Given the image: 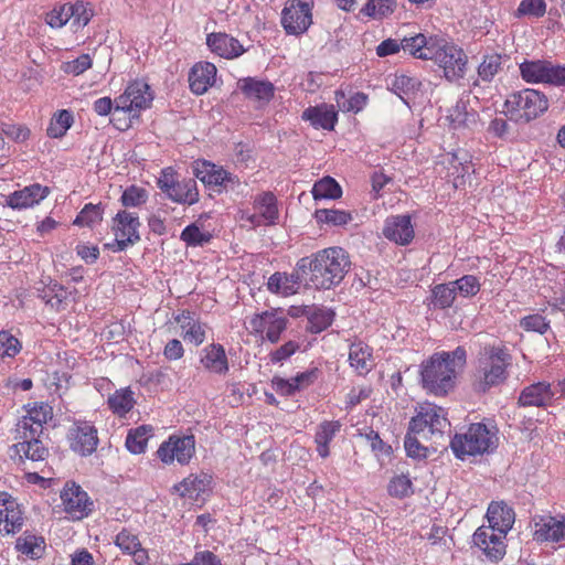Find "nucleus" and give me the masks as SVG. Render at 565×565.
Masks as SVG:
<instances>
[{"instance_id": "f257e3e1", "label": "nucleus", "mask_w": 565, "mask_h": 565, "mask_svg": "<svg viewBox=\"0 0 565 565\" xmlns=\"http://www.w3.org/2000/svg\"><path fill=\"white\" fill-rule=\"evenodd\" d=\"M296 267L299 271L309 270V281L316 289L328 290L338 286L349 273V253L339 246L327 247L310 257L300 258Z\"/></svg>"}, {"instance_id": "f03ea898", "label": "nucleus", "mask_w": 565, "mask_h": 565, "mask_svg": "<svg viewBox=\"0 0 565 565\" xmlns=\"http://www.w3.org/2000/svg\"><path fill=\"white\" fill-rule=\"evenodd\" d=\"M465 363L466 350L462 347L434 353L420 365L423 387L436 396L447 395L455 387L457 370Z\"/></svg>"}, {"instance_id": "7ed1b4c3", "label": "nucleus", "mask_w": 565, "mask_h": 565, "mask_svg": "<svg viewBox=\"0 0 565 565\" xmlns=\"http://www.w3.org/2000/svg\"><path fill=\"white\" fill-rule=\"evenodd\" d=\"M498 443L495 426L473 423L465 433L456 434L450 446L457 458L465 459L467 456L489 454L498 447Z\"/></svg>"}, {"instance_id": "20e7f679", "label": "nucleus", "mask_w": 565, "mask_h": 565, "mask_svg": "<svg viewBox=\"0 0 565 565\" xmlns=\"http://www.w3.org/2000/svg\"><path fill=\"white\" fill-rule=\"evenodd\" d=\"M505 111L515 122H530L548 108L547 97L537 89L525 88L510 94L504 102Z\"/></svg>"}, {"instance_id": "39448f33", "label": "nucleus", "mask_w": 565, "mask_h": 565, "mask_svg": "<svg viewBox=\"0 0 565 565\" xmlns=\"http://www.w3.org/2000/svg\"><path fill=\"white\" fill-rule=\"evenodd\" d=\"M487 361L479 370V376L473 386L478 392H487L498 386L507 379V367L510 364V354L504 345H489L484 348Z\"/></svg>"}, {"instance_id": "423d86ee", "label": "nucleus", "mask_w": 565, "mask_h": 565, "mask_svg": "<svg viewBox=\"0 0 565 565\" xmlns=\"http://www.w3.org/2000/svg\"><path fill=\"white\" fill-rule=\"evenodd\" d=\"M431 61L443 70L444 77L450 83H457L466 76L468 56L463 49L454 42L439 39Z\"/></svg>"}, {"instance_id": "0eeeda50", "label": "nucleus", "mask_w": 565, "mask_h": 565, "mask_svg": "<svg viewBox=\"0 0 565 565\" xmlns=\"http://www.w3.org/2000/svg\"><path fill=\"white\" fill-rule=\"evenodd\" d=\"M415 411L416 414L408 424L409 431L422 434L425 439L435 435L443 436L445 429L450 426L445 409L434 403H420Z\"/></svg>"}, {"instance_id": "6e6552de", "label": "nucleus", "mask_w": 565, "mask_h": 565, "mask_svg": "<svg viewBox=\"0 0 565 565\" xmlns=\"http://www.w3.org/2000/svg\"><path fill=\"white\" fill-rule=\"evenodd\" d=\"M152 100L153 92L148 83L136 79L115 99V113H125L130 120L138 119L141 111L150 108Z\"/></svg>"}, {"instance_id": "1a4fd4ad", "label": "nucleus", "mask_w": 565, "mask_h": 565, "mask_svg": "<svg viewBox=\"0 0 565 565\" xmlns=\"http://www.w3.org/2000/svg\"><path fill=\"white\" fill-rule=\"evenodd\" d=\"M196 452L194 435L172 434L160 444L156 451L157 458L167 466H188Z\"/></svg>"}, {"instance_id": "9d476101", "label": "nucleus", "mask_w": 565, "mask_h": 565, "mask_svg": "<svg viewBox=\"0 0 565 565\" xmlns=\"http://www.w3.org/2000/svg\"><path fill=\"white\" fill-rule=\"evenodd\" d=\"M313 0H287L281 10L280 23L286 34L299 36L311 26Z\"/></svg>"}, {"instance_id": "9b49d317", "label": "nucleus", "mask_w": 565, "mask_h": 565, "mask_svg": "<svg viewBox=\"0 0 565 565\" xmlns=\"http://www.w3.org/2000/svg\"><path fill=\"white\" fill-rule=\"evenodd\" d=\"M141 222L135 212L119 210L111 218L110 230L115 236L113 245L107 244L114 252H122L127 247L137 244L140 241L139 230Z\"/></svg>"}, {"instance_id": "f8f14e48", "label": "nucleus", "mask_w": 565, "mask_h": 565, "mask_svg": "<svg viewBox=\"0 0 565 565\" xmlns=\"http://www.w3.org/2000/svg\"><path fill=\"white\" fill-rule=\"evenodd\" d=\"M533 541L553 548L565 547V513L542 514L533 519Z\"/></svg>"}, {"instance_id": "ddd939ff", "label": "nucleus", "mask_w": 565, "mask_h": 565, "mask_svg": "<svg viewBox=\"0 0 565 565\" xmlns=\"http://www.w3.org/2000/svg\"><path fill=\"white\" fill-rule=\"evenodd\" d=\"M288 327V319L279 315L277 309L266 310L254 315L248 322L250 334L267 340L270 343H277L284 331Z\"/></svg>"}, {"instance_id": "4468645a", "label": "nucleus", "mask_w": 565, "mask_h": 565, "mask_svg": "<svg viewBox=\"0 0 565 565\" xmlns=\"http://www.w3.org/2000/svg\"><path fill=\"white\" fill-rule=\"evenodd\" d=\"M25 522L24 510L18 500L6 491H0V537L19 533Z\"/></svg>"}, {"instance_id": "2eb2a0df", "label": "nucleus", "mask_w": 565, "mask_h": 565, "mask_svg": "<svg viewBox=\"0 0 565 565\" xmlns=\"http://www.w3.org/2000/svg\"><path fill=\"white\" fill-rule=\"evenodd\" d=\"M253 213L248 211L242 213V220L248 222L253 227L273 225L279 215L277 199L271 192L257 194L253 201Z\"/></svg>"}, {"instance_id": "dca6fc26", "label": "nucleus", "mask_w": 565, "mask_h": 565, "mask_svg": "<svg viewBox=\"0 0 565 565\" xmlns=\"http://www.w3.org/2000/svg\"><path fill=\"white\" fill-rule=\"evenodd\" d=\"M25 415L17 424V434L35 436L43 434L44 425L53 418V408L45 402H33L25 406Z\"/></svg>"}, {"instance_id": "f3484780", "label": "nucleus", "mask_w": 565, "mask_h": 565, "mask_svg": "<svg viewBox=\"0 0 565 565\" xmlns=\"http://www.w3.org/2000/svg\"><path fill=\"white\" fill-rule=\"evenodd\" d=\"M67 441L74 452L89 456L98 446L97 429L89 422L77 420L68 429Z\"/></svg>"}, {"instance_id": "a211bd4d", "label": "nucleus", "mask_w": 565, "mask_h": 565, "mask_svg": "<svg viewBox=\"0 0 565 565\" xmlns=\"http://www.w3.org/2000/svg\"><path fill=\"white\" fill-rule=\"evenodd\" d=\"M61 500L64 511L75 520L86 518L93 510V501L75 482H66L61 492Z\"/></svg>"}, {"instance_id": "6ab92c4d", "label": "nucleus", "mask_w": 565, "mask_h": 565, "mask_svg": "<svg viewBox=\"0 0 565 565\" xmlns=\"http://www.w3.org/2000/svg\"><path fill=\"white\" fill-rule=\"evenodd\" d=\"M505 537L507 534L482 525L476 530L472 540L473 544L482 551L489 561L498 562L503 558L507 552Z\"/></svg>"}, {"instance_id": "aec40b11", "label": "nucleus", "mask_w": 565, "mask_h": 565, "mask_svg": "<svg viewBox=\"0 0 565 565\" xmlns=\"http://www.w3.org/2000/svg\"><path fill=\"white\" fill-rule=\"evenodd\" d=\"M43 434L35 436H29V433L17 434L15 438L18 441L12 446L14 456L19 458L21 462L30 460L32 462L44 461L49 457V448L41 440Z\"/></svg>"}, {"instance_id": "412c9836", "label": "nucleus", "mask_w": 565, "mask_h": 565, "mask_svg": "<svg viewBox=\"0 0 565 565\" xmlns=\"http://www.w3.org/2000/svg\"><path fill=\"white\" fill-rule=\"evenodd\" d=\"M173 319L179 324L180 335L186 343L195 347L204 343L207 326L196 318L194 312L183 309L174 315Z\"/></svg>"}, {"instance_id": "4be33fe9", "label": "nucleus", "mask_w": 565, "mask_h": 565, "mask_svg": "<svg viewBox=\"0 0 565 565\" xmlns=\"http://www.w3.org/2000/svg\"><path fill=\"white\" fill-rule=\"evenodd\" d=\"M383 236L398 245H408L414 236V227L409 215H392L385 220Z\"/></svg>"}, {"instance_id": "5701e85b", "label": "nucleus", "mask_w": 565, "mask_h": 565, "mask_svg": "<svg viewBox=\"0 0 565 565\" xmlns=\"http://www.w3.org/2000/svg\"><path fill=\"white\" fill-rule=\"evenodd\" d=\"M217 68L216 66L206 61L195 63L188 76L190 90L194 95L205 94L216 81Z\"/></svg>"}, {"instance_id": "b1692460", "label": "nucleus", "mask_w": 565, "mask_h": 565, "mask_svg": "<svg viewBox=\"0 0 565 565\" xmlns=\"http://www.w3.org/2000/svg\"><path fill=\"white\" fill-rule=\"evenodd\" d=\"M206 44L212 53L225 60L237 58L246 52L236 38L224 32L207 34Z\"/></svg>"}, {"instance_id": "393cba45", "label": "nucleus", "mask_w": 565, "mask_h": 565, "mask_svg": "<svg viewBox=\"0 0 565 565\" xmlns=\"http://www.w3.org/2000/svg\"><path fill=\"white\" fill-rule=\"evenodd\" d=\"M301 119L309 121L316 129L333 130L338 122V111L334 105L323 103L306 108Z\"/></svg>"}, {"instance_id": "a878e982", "label": "nucleus", "mask_w": 565, "mask_h": 565, "mask_svg": "<svg viewBox=\"0 0 565 565\" xmlns=\"http://www.w3.org/2000/svg\"><path fill=\"white\" fill-rule=\"evenodd\" d=\"M114 544L121 551L122 554L131 556L136 565L148 564V551L142 547L138 535L134 534L129 530L122 529L115 536Z\"/></svg>"}, {"instance_id": "bb28decb", "label": "nucleus", "mask_w": 565, "mask_h": 565, "mask_svg": "<svg viewBox=\"0 0 565 565\" xmlns=\"http://www.w3.org/2000/svg\"><path fill=\"white\" fill-rule=\"evenodd\" d=\"M554 392L547 382H537L525 386L519 396L518 404L522 407H546L551 405Z\"/></svg>"}, {"instance_id": "cd10ccee", "label": "nucleus", "mask_w": 565, "mask_h": 565, "mask_svg": "<svg viewBox=\"0 0 565 565\" xmlns=\"http://www.w3.org/2000/svg\"><path fill=\"white\" fill-rule=\"evenodd\" d=\"M237 85L247 99L258 102L262 105L268 104L275 95V86L269 81L248 76L241 78Z\"/></svg>"}, {"instance_id": "c85d7f7f", "label": "nucleus", "mask_w": 565, "mask_h": 565, "mask_svg": "<svg viewBox=\"0 0 565 565\" xmlns=\"http://www.w3.org/2000/svg\"><path fill=\"white\" fill-rule=\"evenodd\" d=\"M487 527L497 532L508 534L515 521V513L511 507L500 501H492L487 510Z\"/></svg>"}, {"instance_id": "c756f323", "label": "nucleus", "mask_w": 565, "mask_h": 565, "mask_svg": "<svg viewBox=\"0 0 565 565\" xmlns=\"http://www.w3.org/2000/svg\"><path fill=\"white\" fill-rule=\"evenodd\" d=\"M438 40L436 36L427 38L423 33H417L402 39V50L415 58L431 60Z\"/></svg>"}, {"instance_id": "7c9ffc66", "label": "nucleus", "mask_w": 565, "mask_h": 565, "mask_svg": "<svg viewBox=\"0 0 565 565\" xmlns=\"http://www.w3.org/2000/svg\"><path fill=\"white\" fill-rule=\"evenodd\" d=\"M49 193L50 189L47 186L34 183L11 193L7 199V203L12 209H28L39 204L49 195Z\"/></svg>"}, {"instance_id": "2f4dec72", "label": "nucleus", "mask_w": 565, "mask_h": 565, "mask_svg": "<svg viewBox=\"0 0 565 565\" xmlns=\"http://www.w3.org/2000/svg\"><path fill=\"white\" fill-rule=\"evenodd\" d=\"M200 363L210 373L224 375L230 370L225 349L220 343L206 345L201 353Z\"/></svg>"}, {"instance_id": "473e14b6", "label": "nucleus", "mask_w": 565, "mask_h": 565, "mask_svg": "<svg viewBox=\"0 0 565 565\" xmlns=\"http://www.w3.org/2000/svg\"><path fill=\"white\" fill-rule=\"evenodd\" d=\"M300 271L297 269L295 273H274L267 281V289L271 294L282 297L296 295L301 285Z\"/></svg>"}, {"instance_id": "72a5a7b5", "label": "nucleus", "mask_w": 565, "mask_h": 565, "mask_svg": "<svg viewBox=\"0 0 565 565\" xmlns=\"http://www.w3.org/2000/svg\"><path fill=\"white\" fill-rule=\"evenodd\" d=\"M478 113L473 109H468V103L463 99L457 100L451 106L446 115V121L450 129L460 130L471 128L477 124Z\"/></svg>"}, {"instance_id": "f704fd0d", "label": "nucleus", "mask_w": 565, "mask_h": 565, "mask_svg": "<svg viewBox=\"0 0 565 565\" xmlns=\"http://www.w3.org/2000/svg\"><path fill=\"white\" fill-rule=\"evenodd\" d=\"M349 363L359 375H366L373 369V350L366 343L359 341L350 345Z\"/></svg>"}, {"instance_id": "c9c22d12", "label": "nucleus", "mask_w": 565, "mask_h": 565, "mask_svg": "<svg viewBox=\"0 0 565 565\" xmlns=\"http://www.w3.org/2000/svg\"><path fill=\"white\" fill-rule=\"evenodd\" d=\"M342 424L340 420L321 422L315 434L316 450L321 458L330 456V444L335 435L340 433Z\"/></svg>"}, {"instance_id": "e433bc0d", "label": "nucleus", "mask_w": 565, "mask_h": 565, "mask_svg": "<svg viewBox=\"0 0 565 565\" xmlns=\"http://www.w3.org/2000/svg\"><path fill=\"white\" fill-rule=\"evenodd\" d=\"M195 171L196 178L210 186L225 188L226 183L232 181V174L230 172L209 161L198 163Z\"/></svg>"}, {"instance_id": "4c0bfd02", "label": "nucleus", "mask_w": 565, "mask_h": 565, "mask_svg": "<svg viewBox=\"0 0 565 565\" xmlns=\"http://www.w3.org/2000/svg\"><path fill=\"white\" fill-rule=\"evenodd\" d=\"M447 177L455 189L463 188L467 178L475 171L472 162L467 158H460L458 153H451L448 159Z\"/></svg>"}, {"instance_id": "58836bf2", "label": "nucleus", "mask_w": 565, "mask_h": 565, "mask_svg": "<svg viewBox=\"0 0 565 565\" xmlns=\"http://www.w3.org/2000/svg\"><path fill=\"white\" fill-rule=\"evenodd\" d=\"M169 188L167 196L175 203L193 205L199 201V191L194 179L179 180Z\"/></svg>"}, {"instance_id": "ea45409f", "label": "nucleus", "mask_w": 565, "mask_h": 565, "mask_svg": "<svg viewBox=\"0 0 565 565\" xmlns=\"http://www.w3.org/2000/svg\"><path fill=\"white\" fill-rule=\"evenodd\" d=\"M211 481L212 477L205 472H201L199 475L191 473L174 488L181 497L198 499L202 493L206 491Z\"/></svg>"}, {"instance_id": "a19ab883", "label": "nucleus", "mask_w": 565, "mask_h": 565, "mask_svg": "<svg viewBox=\"0 0 565 565\" xmlns=\"http://www.w3.org/2000/svg\"><path fill=\"white\" fill-rule=\"evenodd\" d=\"M15 550L31 559H39L45 551V542L42 536L23 533L15 542Z\"/></svg>"}, {"instance_id": "79ce46f5", "label": "nucleus", "mask_w": 565, "mask_h": 565, "mask_svg": "<svg viewBox=\"0 0 565 565\" xmlns=\"http://www.w3.org/2000/svg\"><path fill=\"white\" fill-rule=\"evenodd\" d=\"M134 392L130 387L115 391L107 399L108 408L117 416H126L135 406Z\"/></svg>"}, {"instance_id": "37998d69", "label": "nucleus", "mask_w": 565, "mask_h": 565, "mask_svg": "<svg viewBox=\"0 0 565 565\" xmlns=\"http://www.w3.org/2000/svg\"><path fill=\"white\" fill-rule=\"evenodd\" d=\"M153 428L150 425H141L128 431L126 437L127 449L135 455L143 454L147 449L148 440L152 436Z\"/></svg>"}, {"instance_id": "c03bdc74", "label": "nucleus", "mask_w": 565, "mask_h": 565, "mask_svg": "<svg viewBox=\"0 0 565 565\" xmlns=\"http://www.w3.org/2000/svg\"><path fill=\"white\" fill-rule=\"evenodd\" d=\"M313 217L319 225L328 226H344L353 220L350 211L338 209L316 210Z\"/></svg>"}, {"instance_id": "a18cd8bd", "label": "nucleus", "mask_w": 565, "mask_h": 565, "mask_svg": "<svg viewBox=\"0 0 565 565\" xmlns=\"http://www.w3.org/2000/svg\"><path fill=\"white\" fill-rule=\"evenodd\" d=\"M311 194L316 201L337 200L342 196V189L335 179L327 175L315 182Z\"/></svg>"}, {"instance_id": "49530a36", "label": "nucleus", "mask_w": 565, "mask_h": 565, "mask_svg": "<svg viewBox=\"0 0 565 565\" xmlns=\"http://www.w3.org/2000/svg\"><path fill=\"white\" fill-rule=\"evenodd\" d=\"M547 61H525L520 64V73L526 83H546Z\"/></svg>"}, {"instance_id": "de8ad7c7", "label": "nucleus", "mask_w": 565, "mask_h": 565, "mask_svg": "<svg viewBox=\"0 0 565 565\" xmlns=\"http://www.w3.org/2000/svg\"><path fill=\"white\" fill-rule=\"evenodd\" d=\"M334 99L342 111L358 114L367 105L369 96L365 93L358 92L347 98L344 92L335 90Z\"/></svg>"}, {"instance_id": "09e8293b", "label": "nucleus", "mask_w": 565, "mask_h": 565, "mask_svg": "<svg viewBox=\"0 0 565 565\" xmlns=\"http://www.w3.org/2000/svg\"><path fill=\"white\" fill-rule=\"evenodd\" d=\"M334 313L324 308H312L308 317L306 330L317 334L327 330L333 322Z\"/></svg>"}, {"instance_id": "8fccbe9b", "label": "nucleus", "mask_w": 565, "mask_h": 565, "mask_svg": "<svg viewBox=\"0 0 565 565\" xmlns=\"http://www.w3.org/2000/svg\"><path fill=\"white\" fill-rule=\"evenodd\" d=\"M74 122V116L71 110L62 109L53 115L46 129L51 138H62Z\"/></svg>"}, {"instance_id": "3c124183", "label": "nucleus", "mask_w": 565, "mask_h": 565, "mask_svg": "<svg viewBox=\"0 0 565 565\" xmlns=\"http://www.w3.org/2000/svg\"><path fill=\"white\" fill-rule=\"evenodd\" d=\"M104 206L102 203H87L79 211L73 224L79 227H93L103 221Z\"/></svg>"}, {"instance_id": "603ef678", "label": "nucleus", "mask_w": 565, "mask_h": 565, "mask_svg": "<svg viewBox=\"0 0 565 565\" xmlns=\"http://www.w3.org/2000/svg\"><path fill=\"white\" fill-rule=\"evenodd\" d=\"M456 287L452 282L436 285L431 290L430 303L439 309L450 308L456 299Z\"/></svg>"}, {"instance_id": "864d4df0", "label": "nucleus", "mask_w": 565, "mask_h": 565, "mask_svg": "<svg viewBox=\"0 0 565 565\" xmlns=\"http://www.w3.org/2000/svg\"><path fill=\"white\" fill-rule=\"evenodd\" d=\"M396 6V0H369L361 12L369 18L383 19L391 15Z\"/></svg>"}, {"instance_id": "5fc2aeb1", "label": "nucleus", "mask_w": 565, "mask_h": 565, "mask_svg": "<svg viewBox=\"0 0 565 565\" xmlns=\"http://www.w3.org/2000/svg\"><path fill=\"white\" fill-rule=\"evenodd\" d=\"M180 239L186 246L196 247L210 243L212 235L209 232L202 231L196 223H192L182 230Z\"/></svg>"}, {"instance_id": "6e6d98bb", "label": "nucleus", "mask_w": 565, "mask_h": 565, "mask_svg": "<svg viewBox=\"0 0 565 565\" xmlns=\"http://www.w3.org/2000/svg\"><path fill=\"white\" fill-rule=\"evenodd\" d=\"M502 56L498 53L484 55L478 66V75L484 82H490L501 70Z\"/></svg>"}, {"instance_id": "4d7b16f0", "label": "nucleus", "mask_w": 565, "mask_h": 565, "mask_svg": "<svg viewBox=\"0 0 565 565\" xmlns=\"http://www.w3.org/2000/svg\"><path fill=\"white\" fill-rule=\"evenodd\" d=\"M149 198V193L145 188L138 185H129L120 196V202L125 207H139L143 205Z\"/></svg>"}, {"instance_id": "13d9d810", "label": "nucleus", "mask_w": 565, "mask_h": 565, "mask_svg": "<svg viewBox=\"0 0 565 565\" xmlns=\"http://www.w3.org/2000/svg\"><path fill=\"white\" fill-rule=\"evenodd\" d=\"M41 297L46 305H50L55 310H60L67 298V291L62 285L54 284L44 288Z\"/></svg>"}, {"instance_id": "bf43d9fd", "label": "nucleus", "mask_w": 565, "mask_h": 565, "mask_svg": "<svg viewBox=\"0 0 565 565\" xmlns=\"http://www.w3.org/2000/svg\"><path fill=\"white\" fill-rule=\"evenodd\" d=\"M387 491L395 498H406L413 493V483L407 475H398L391 479Z\"/></svg>"}, {"instance_id": "052dcab7", "label": "nucleus", "mask_w": 565, "mask_h": 565, "mask_svg": "<svg viewBox=\"0 0 565 565\" xmlns=\"http://www.w3.org/2000/svg\"><path fill=\"white\" fill-rule=\"evenodd\" d=\"M520 327L526 332L544 334L550 329V321L540 313H533L523 317L520 320Z\"/></svg>"}, {"instance_id": "680f3d73", "label": "nucleus", "mask_w": 565, "mask_h": 565, "mask_svg": "<svg viewBox=\"0 0 565 565\" xmlns=\"http://www.w3.org/2000/svg\"><path fill=\"white\" fill-rule=\"evenodd\" d=\"M71 11H73L71 24L75 28H83L87 25L94 14L89 4L83 1H77L75 3H71Z\"/></svg>"}, {"instance_id": "e2e57ef3", "label": "nucleus", "mask_w": 565, "mask_h": 565, "mask_svg": "<svg viewBox=\"0 0 565 565\" xmlns=\"http://www.w3.org/2000/svg\"><path fill=\"white\" fill-rule=\"evenodd\" d=\"M546 12V2L545 0H522L514 12L515 18H521L524 15H532L535 18H541Z\"/></svg>"}, {"instance_id": "0e129e2a", "label": "nucleus", "mask_w": 565, "mask_h": 565, "mask_svg": "<svg viewBox=\"0 0 565 565\" xmlns=\"http://www.w3.org/2000/svg\"><path fill=\"white\" fill-rule=\"evenodd\" d=\"M71 3H64L54 8L50 13H47V24L55 29L64 26L67 22H71L73 15V11H71Z\"/></svg>"}, {"instance_id": "69168bd1", "label": "nucleus", "mask_w": 565, "mask_h": 565, "mask_svg": "<svg viewBox=\"0 0 565 565\" xmlns=\"http://www.w3.org/2000/svg\"><path fill=\"white\" fill-rule=\"evenodd\" d=\"M451 282L456 287V292L466 298L476 296L480 291L479 279L473 275H465Z\"/></svg>"}, {"instance_id": "338daca9", "label": "nucleus", "mask_w": 565, "mask_h": 565, "mask_svg": "<svg viewBox=\"0 0 565 565\" xmlns=\"http://www.w3.org/2000/svg\"><path fill=\"white\" fill-rule=\"evenodd\" d=\"M419 85L420 83L416 78L402 74L395 76L392 83V89L395 94L403 98L404 95L408 96L409 94L414 93L419 87Z\"/></svg>"}, {"instance_id": "774afa93", "label": "nucleus", "mask_w": 565, "mask_h": 565, "mask_svg": "<svg viewBox=\"0 0 565 565\" xmlns=\"http://www.w3.org/2000/svg\"><path fill=\"white\" fill-rule=\"evenodd\" d=\"M93 61L89 54H81L78 57L72 61L63 63L62 71L66 74L74 76L83 74L85 71L90 68Z\"/></svg>"}]
</instances>
